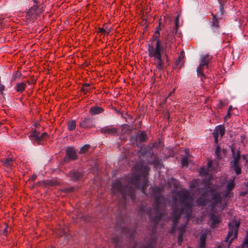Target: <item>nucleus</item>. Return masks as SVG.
Segmentation results:
<instances>
[{"label":"nucleus","mask_w":248,"mask_h":248,"mask_svg":"<svg viewBox=\"0 0 248 248\" xmlns=\"http://www.w3.org/2000/svg\"><path fill=\"white\" fill-rule=\"evenodd\" d=\"M141 171L131 176L125 178H122L115 181L112 185V193L114 199H118V210L116 214V227L121 229L122 232L132 238L135 233L134 230H130L124 226L125 216L123 211L125 209L127 202L126 196H129L132 201L136 198L135 188H141L144 192V188L147 186L146 176L148 169L146 167L140 166Z\"/></svg>","instance_id":"nucleus-1"},{"label":"nucleus","mask_w":248,"mask_h":248,"mask_svg":"<svg viewBox=\"0 0 248 248\" xmlns=\"http://www.w3.org/2000/svg\"><path fill=\"white\" fill-rule=\"evenodd\" d=\"M162 188L158 186L151 187L149 194L154 198V208L148 207L143 205L139 207V214L141 218L144 217L145 215L148 216L150 221L156 225L160 221L163 216L161 210V204L164 200L162 194Z\"/></svg>","instance_id":"nucleus-2"},{"label":"nucleus","mask_w":248,"mask_h":248,"mask_svg":"<svg viewBox=\"0 0 248 248\" xmlns=\"http://www.w3.org/2000/svg\"><path fill=\"white\" fill-rule=\"evenodd\" d=\"M160 25L158 26L152 38L150 40V43L148 45V54L150 58H153L155 61V66L157 69L163 70L165 68V63L161 55V52L164 51V46L159 37Z\"/></svg>","instance_id":"nucleus-3"},{"label":"nucleus","mask_w":248,"mask_h":248,"mask_svg":"<svg viewBox=\"0 0 248 248\" xmlns=\"http://www.w3.org/2000/svg\"><path fill=\"white\" fill-rule=\"evenodd\" d=\"M179 199L181 203V207L185 211L186 217L187 221L192 217V206L188 201V195L186 193L179 195Z\"/></svg>","instance_id":"nucleus-4"},{"label":"nucleus","mask_w":248,"mask_h":248,"mask_svg":"<svg viewBox=\"0 0 248 248\" xmlns=\"http://www.w3.org/2000/svg\"><path fill=\"white\" fill-rule=\"evenodd\" d=\"M212 58V56L208 54L202 56V57L200 64L196 70L197 76L198 77H200L201 80L205 78V76L203 73L204 67L205 66H208V63Z\"/></svg>","instance_id":"nucleus-5"},{"label":"nucleus","mask_w":248,"mask_h":248,"mask_svg":"<svg viewBox=\"0 0 248 248\" xmlns=\"http://www.w3.org/2000/svg\"><path fill=\"white\" fill-rule=\"evenodd\" d=\"M239 226V222L232 221L229 223V231L226 238V241H228L229 244L231 243L232 240L237 237Z\"/></svg>","instance_id":"nucleus-6"},{"label":"nucleus","mask_w":248,"mask_h":248,"mask_svg":"<svg viewBox=\"0 0 248 248\" xmlns=\"http://www.w3.org/2000/svg\"><path fill=\"white\" fill-rule=\"evenodd\" d=\"M48 135L46 132H43L40 134V132L37 129L32 131L29 136L30 139L33 142H36L37 144H42L43 140L47 137Z\"/></svg>","instance_id":"nucleus-7"},{"label":"nucleus","mask_w":248,"mask_h":248,"mask_svg":"<svg viewBox=\"0 0 248 248\" xmlns=\"http://www.w3.org/2000/svg\"><path fill=\"white\" fill-rule=\"evenodd\" d=\"M77 158L78 155L75 149L72 147H68L66 150V155L63 158L62 161L64 163H66L71 160H75Z\"/></svg>","instance_id":"nucleus-8"},{"label":"nucleus","mask_w":248,"mask_h":248,"mask_svg":"<svg viewBox=\"0 0 248 248\" xmlns=\"http://www.w3.org/2000/svg\"><path fill=\"white\" fill-rule=\"evenodd\" d=\"M79 126L82 128L92 127L93 126V121L89 116H87L85 118H81Z\"/></svg>","instance_id":"nucleus-9"},{"label":"nucleus","mask_w":248,"mask_h":248,"mask_svg":"<svg viewBox=\"0 0 248 248\" xmlns=\"http://www.w3.org/2000/svg\"><path fill=\"white\" fill-rule=\"evenodd\" d=\"M33 6L31 7L30 10L26 13V16L28 18L31 17L36 18L38 15V6L37 5V1L35 0H33Z\"/></svg>","instance_id":"nucleus-10"},{"label":"nucleus","mask_w":248,"mask_h":248,"mask_svg":"<svg viewBox=\"0 0 248 248\" xmlns=\"http://www.w3.org/2000/svg\"><path fill=\"white\" fill-rule=\"evenodd\" d=\"M211 198L214 201L212 203L213 207H216L218 204L221 203L223 199L219 192L214 190H211Z\"/></svg>","instance_id":"nucleus-11"},{"label":"nucleus","mask_w":248,"mask_h":248,"mask_svg":"<svg viewBox=\"0 0 248 248\" xmlns=\"http://www.w3.org/2000/svg\"><path fill=\"white\" fill-rule=\"evenodd\" d=\"M83 172L78 170H72L68 172V176L74 181L81 180L83 176Z\"/></svg>","instance_id":"nucleus-12"},{"label":"nucleus","mask_w":248,"mask_h":248,"mask_svg":"<svg viewBox=\"0 0 248 248\" xmlns=\"http://www.w3.org/2000/svg\"><path fill=\"white\" fill-rule=\"evenodd\" d=\"M175 42V37L172 35H167L165 38V42L162 44L164 46V50L167 49L169 51L172 48L173 45Z\"/></svg>","instance_id":"nucleus-13"},{"label":"nucleus","mask_w":248,"mask_h":248,"mask_svg":"<svg viewBox=\"0 0 248 248\" xmlns=\"http://www.w3.org/2000/svg\"><path fill=\"white\" fill-rule=\"evenodd\" d=\"M212 16H213V17L212 21L210 22L211 27L212 31L214 32H215L219 27V21L222 19V17L221 16H219L218 15H214L213 14H212Z\"/></svg>","instance_id":"nucleus-14"},{"label":"nucleus","mask_w":248,"mask_h":248,"mask_svg":"<svg viewBox=\"0 0 248 248\" xmlns=\"http://www.w3.org/2000/svg\"><path fill=\"white\" fill-rule=\"evenodd\" d=\"M102 134L114 135L118 133V129L115 127L111 128L109 126H104L100 129Z\"/></svg>","instance_id":"nucleus-15"},{"label":"nucleus","mask_w":248,"mask_h":248,"mask_svg":"<svg viewBox=\"0 0 248 248\" xmlns=\"http://www.w3.org/2000/svg\"><path fill=\"white\" fill-rule=\"evenodd\" d=\"M185 213V211L183 210L182 207L179 208V207L175 205L174 207L172 217L173 219H176V220H179L181 215L183 213Z\"/></svg>","instance_id":"nucleus-16"},{"label":"nucleus","mask_w":248,"mask_h":248,"mask_svg":"<svg viewBox=\"0 0 248 248\" xmlns=\"http://www.w3.org/2000/svg\"><path fill=\"white\" fill-rule=\"evenodd\" d=\"M231 151L232 153L233 160H232L230 162V164L240 163L239 161L241 158L240 151L239 150H237L236 154H235V152L233 148L231 149Z\"/></svg>","instance_id":"nucleus-17"},{"label":"nucleus","mask_w":248,"mask_h":248,"mask_svg":"<svg viewBox=\"0 0 248 248\" xmlns=\"http://www.w3.org/2000/svg\"><path fill=\"white\" fill-rule=\"evenodd\" d=\"M209 218L210 221L211 222V227L212 228L216 227L217 225H218L220 221L218 216L214 214H211L210 215Z\"/></svg>","instance_id":"nucleus-18"},{"label":"nucleus","mask_w":248,"mask_h":248,"mask_svg":"<svg viewBox=\"0 0 248 248\" xmlns=\"http://www.w3.org/2000/svg\"><path fill=\"white\" fill-rule=\"evenodd\" d=\"M225 134V127L223 125H219L216 127L214 132H213V135L216 136H220L222 138Z\"/></svg>","instance_id":"nucleus-19"},{"label":"nucleus","mask_w":248,"mask_h":248,"mask_svg":"<svg viewBox=\"0 0 248 248\" xmlns=\"http://www.w3.org/2000/svg\"><path fill=\"white\" fill-rule=\"evenodd\" d=\"M147 138V136L146 133L144 131H142L140 135L138 136L136 135L135 136H132L131 138V140H133L134 141H137L139 140L140 142H144L146 139Z\"/></svg>","instance_id":"nucleus-20"},{"label":"nucleus","mask_w":248,"mask_h":248,"mask_svg":"<svg viewBox=\"0 0 248 248\" xmlns=\"http://www.w3.org/2000/svg\"><path fill=\"white\" fill-rule=\"evenodd\" d=\"M104 110V108L102 107L95 106H93L90 108L89 113L93 115H97L102 113Z\"/></svg>","instance_id":"nucleus-21"},{"label":"nucleus","mask_w":248,"mask_h":248,"mask_svg":"<svg viewBox=\"0 0 248 248\" xmlns=\"http://www.w3.org/2000/svg\"><path fill=\"white\" fill-rule=\"evenodd\" d=\"M231 168H232L235 172L236 175H238L241 173V168L240 163L230 164Z\"/></svg>","instance_id":"nucleus-22"},{"label":"nucleus","mask_w":248,"mask_h":248,"mask_svg":"<svg viewBox=\"0 0 248 248\" xmlns=\"http://www.w3.org/2000/svg\"><path fill=\"white\" fill-rule=\"evenodd\" d=\"M188 151L187 149L185 150V152L186 154V156H185L184 157H182L181 159V164H182V166L183 167H185V166L187 167L188 165V156L189 155H187V152Z\"/></svg>","instance_id":"nucleus-23"},{"label":"nucleus","mask_w":248,"mask_h":248,"mask_svg":"<svg viewBox=\"0 0 248 248\" xmlns=\"http://www.w3.org/2000/svg\"><path fill=\"white\" fill-rule=\"evenodd\" d=\"M200 239L199 248H205L206 236L204 234H202L201 235Z\"/></svg>","instance_id":"nucleus-24"},{"label":"nucleus","mask_w":248,"mask_h":248,"mask_svg":"<svg viewBox=\"0 0 248 248\" xmlns=\"http://www.w3.org/2000/svg\"><path fill=\"white\" fill-rule=\"evenodd\" d=\"M26 86L25 83L23 82L19 83L16 85V90L18 92H22L25 90Z\"/></svg>","instance_id":"nucleus-25"},{"label":"nucleus","mask_w":248,"mask_h":248,"mask_svg":"<svg viewBox=\"0 0 248 248\" xmlns=\"http://www.w3.org/2000/svg\"><path fill=\"white\" fill-rule=\"evenodd\" d=\"M76 127V120H73L69 121L68 123V128L70 131L74 130Z\"/></svg>","instance_id":"nucleus-26"},{"label":"nucleus","mask_w":248,"mask_h":248,"mask_svg":"<svg viewBox=\"0 0 248 248\" xmlns=\"http://www.w3.org/2000/svg\"><path fill=\"white\" fill-rule=\"evenodd\" d=\"M90 86V84L89 83H84L82 85V87L80 91H82L84 94H86L87 93H88L89 90V87Z\"/></svg>","instance_id":"nucleus-27"},{"label":"nucleus","mask_w":248,"mask_h":248,"mask_svg":"<svg viewBox=\"0 0 248 248\" xmlns=\"http://www.w3.org/2000/svg\"><path fill=\"white\" fill-rule=\"evenodd\" d=\"M235 186L233 180L229 182L226 186V189L228 191H231L233 189Z\"/></svg>","instance_id":"nucleus-28"},{"label":"nucleus","mask_w":248,"mask_h":248,"mask_svg":"<svg viewBox=\"0 0 248 248\" xmlns=\"http://www.w3.org/2000/svg\"><path fill=\"white\" fill-rule=\"evenodd\" d=\"M13 159L12 157H9L5 159L3 164L8 167H11Z\"/></svg>","instance_id":"nucleus-29"},{"label":"nucleus","mask_w":248,"mask_h":248,"mask_svg":"<svg viewBox=\"0 0 248 248\" xmlns=\"http://www.w3.org/2000/svg\"><path fill=\"white\" fill-rule=\"evenodd\" d=\"M178 220H176V219H173L171 230L172 233H174L176 231Z\"/></svg>","instance_id":"nucleus-30"},{"label":"nucleus","mask_w":248,"mask_h":248,"mask_svg":"<svg viewBox=\"0 0 248 248\" xmlns=\"http://www.w3.org/2000/svg\"><path fill=\"white\" fill-rule=\"evenodd\" d=\"M225 1V0H218V3L220 4L219 6V11L220 14L218 15L219 16H221V17L223 15L224 11H223V2Z\"/></svg>","instance_id":"nucleus-31"},{"label":"nucleus","mask_w":248,"mask_h":248,"mask_svg":"<svg viewBox=\"0 0 248 248\" xmlns=\"http://www.w3.org/2000/svg\"><path fill=\"white\" fill-rule=\"evenodd\" d=\"M90 145L89 144H86L82 147H81L79 153L80 154H84L86 153L90 148Z\"/></svg>","instance_id":"nucleus-32"},{"label":"nucleus","mask_w":248,"mask_h":248,"mask_svg":"<svg viewBox=\"0 0 248 248\" xmlns=\"http://www.w3.org/2000/svg\"><path fill=\"white\" fill-rule=\"evenodd\" d=\"M186 224H181L180 226L178 227V229L179 231V234L184 235V233L186 232Z\"/></svg>","instance_id":"nucleus-33"},{"label":"nucleus","mask_w":248,"mask_h":248,"mask_svg":"<svg viewBox=\"0 0 248 248\" xmlns=\"http://www.w3.org/2000/svg\"><path fill=\"white\" fill-rule=\"evenodd\" d=\"M184 62L180 61V60H177L175 62V66L176 68H178L179 69H181L182 67L183 66Z\"/></svg>","instance_id":"nucleus-34"},{"label":"nucleus","mask_w":248,"mask_h":248,"mask_svg":"<svg viewBox=\"0 0 248 248\" xmlns=\"http://www.w3.org/2000/svg\"><path fill=\"white\" fill-rule=\"evenodd\" d=\"M42 183H43V184L44 185H45L46 186H55L56 185V182L52 181H43Z\"/></svg>","instance_id":"nucleus-35"},{"label":"nucleus","mask_w":248,"mask_h":248,"mask_svg":"<svg viewBox=\"0 0 248 248\" xmlns=\"http://www.w3.org/2000/svg\"><path fill=\"white\" fill-rule=\"evenodd\" d=\"M227 104V103L226 101H220L217 104V107L218 108H221L222 107H224Z\"/></svg>","instance_id":"nucleus-36"},{"label":"nucleus","mask_w":248,"mask_h":248,"mask_svg":"<svg viewBox=\"0 0 248 248\" xmlns=\"http://www.w3.org/2000/svg\"><path fill=\"white\" fill-rule=\"evenodd\" d=\"M241 248H248V234L246 235Z\"/></svg>","instance_id":"nucleus-37"},{"label":"nucleus","mask_w":248,"mask_h":248,"mask_svg":"<svg viewBox=\"0 0 248 248\" xmlns=\"http://www.w3.org/2000/svg\"><path fill=\"white\" fill-rule=\"evenodd\" d=\"M141 248H154V243L152 240H150L147 246H143Z\"/></svg>","instance_id":"nucleus-38"},{"label":"nucleus","mask_w":248,"mask_h":248,"mask_svg":"<svg viewBox=\"0 0 248 248\" xmlns=\"http://www.w3.org/2000/svg\"><path fill=\"white\" fill-rule=\"evenodd\" d=\"M74 189H75V188L73 186H71L70 187L64 188L63 189V191L64 192L69 193V192H73L74 191Z\"/></svg>","instance_id":"nucleus-39"},{"label":"nucleus","mask_w":248,"mask_h":248,"mask_svg":"<svg viewBox=\"0 0 248 248\" xmlns=\"http://www.w3.org/2000/svg\"><path fill=\"white\" fill-rule=\"evenodd\" d=\"M146 167L147 168V169H148V171H149V168L148 169V167ZM147 174H148V171H147ZM147 175H148V174H147V175H146V179H147V186H146L145 187V188H144V192H143L142 191H141V192H142V193H144V194H146V195H148V194H146V191H145V190H146V187L148 186V179H147ZM137 188L140 189H141V190H142L141 188L140 187H136V188H135V190L136 189H137Z\"/></svg>","instance_id":"nucleus-40"},{"label":"nucleus","mask_w":248,"mask_h":248,"mask_svg":"<svg viewBox=\"0 0 248 248\" xmlns=\"http://www.w3.org/2000/svg\"><path fill=\"white\" fill-rule=\"evenodd\" d=\"M183 235H182L181 234H179L178 236V245H180L182 243V242L183 241Z\"/></svg>","instance_id":"nucleus-41"},{"label":"nucleus","mask_w":248,"mask_h":248,"mask_svg":"<svg viewBox=\"0 0 248 248\" xmlns=\"http://www.w3.org/2000/svg\"><path fill=\"white\" fill-rule=\"evenodd\" d=\"M178 21H179V17L177 16V17L176 18L175 20V27L174 30L175 31V32L176 33L177 30L178 29Z\"/></svg>","instance_id":"nucleus-42"},{"label":"nucleus","mask_w":248,"mask_h":248,"mask_svg":"<svg viewBox=\"0 0 248 248\" xmlns=\"http://www.w3.org/2000/svg\"><path fill=\"white\" fill-rule=\"evenodd\" d=\"M113 241L115 245L117 246L119 244V240L118 238H113Z\"/></svg>","instance_id":"nucleus-43"},{"label":"nucleus","mask_w":248,"mask_h":248,"mask_svg":"<svg viewBox=\"0 0 248 248\" xmlns=\"http://www.w3.org/2000/svg\"><path fill=\"white\" fill-rule=\"evenodd\" d=\"M21 75V73H19L17 71L16 73L15 74V78H18V77H20Z\"/></svg>","instance_id":"nucleus-44"},{"label":"nucleus","mask_w":248,"mask_h":248,"mask_svg":"<svg viewBox=\"0 0 248 248\" xmlns=\"http://www.w3.org/2000/svg\"><path fill=\"white\" fill-rule=\"evenodd\" d=\"M98 32H105L106 31L103 28H99L98 29Z\"/></svg>","instance_id":"nucleus-45"},{"label":"nucleus","mask_w":248,"mask_h":248,"mask_svg":"<svg viewBox=\"0 0 248 248\" xmlns=\"http://www.w3.org/2000/svg\"><path fill=\"white\" fill-rule=\"evenodd\" d=\"M215 138V142L217 143L218 142V136H216V135H213Z\"/></svg>","instance_id":"nucleus-46"},{"label":"nucleus","mask_w":248,"mask_h":248,"mask_svg":"<svg viewBox=\"0 0 248 248\" xmlns=\"http://www.w3.org/2000/svg\"><path fill=\"white\" fill-rule=\"evenodd\" d=\"M163 58H165L166 60V62H168V55L166 53H165V56L163 57Z\"/></svg>","instance_id":"nucleus-47"},{"label":"nucleus","mask_w":248,"mask_h":248,"mask_svg":"<svg viewBox=\"0 0 248 248\" xmlns=\"http://www.w3.org/2000/svg\"><path fill=\"white\" fill-rule=\"evenodd\" d=\"M219 150H220V148H219V147H218L217 148L216 150V154L217 155V154H218V152H219Z\"/></svg>","instance_id":"nucleus-48"},{"label":"nucleus","mask_w":248,"mask_h":248,"mask_svg":"<svg viewBox=\"0 0 248 248\" xmlns=\"http://www.w3.org/2000/svg\"><path fill=\"white\" fill-rule=\"evenodd\" d=\"M207 166H208V168H210L212 166V162L211 161L208 162V164H207Z\"/></svg>","instance_id":"nucleus-49"},{"label":"nucleus","mask_w":248,"mask_h":248,"mask_svg":"<svg viewBox=\"0 0 248 248\" xmlns=\"http://www.w3.org/2000/svg\"><path fill=\"white\" fill-rule=\"evenodd\" d=\"M159 161L158 160H155V165L158 166L159 165Z\"/></svg>","instance_id":"nucleus-50"},{"label":"nucleus","mask_w":248,"mask_h":248,"mask_svg":"<svg viewBox=\"0 0 248 248\" xmlns=\"http://www.w3.org/2000/svg\"><path fill=\"white\" fill-rule=\"evenodd\" d=\"M7 232V228H5V229L3 230V234H6Z\"/></svg>","instance_id":"nucleus-51"},{"label":"nucleus","mask_w":248,"mask_h":248,"mask_svg":"<svg viewBox=\"0 0 248 248\" xmlns=\"http://www.w3.org/2000/svg\"><path fill=\"white\" fill-rule=\"evenodd\" d=\"M183 57H184L183 56L181 55L179 57V58L177 60H180V61H183Z\"/></svg>","instance_id":"nucleus-52"},{"label":"nucleus","mask_w":248,"mask_h":248,"mask_svg":"<svg viewBox=\"0 0 248 248\" xmlns=\"http://www.w3.org/2000/svg\"><path fill=\"white\" fill-rule=\"evenodd\" d=\"M232 106H230L229 107L228 111L230 112V111H231L232 110Z\"/></svg>","instance_id":"nucleus-53"},{"label":"nucleus","mask_w":248,"mask_h":248,"mask_svg":"<svg viewBox=\"0 0 248 248\" xmlns=\"http://www.w3.org/2000/svg\"><path fill=\"white\" fill-rule=\"evenodd\" d=\"M204 171V167L201 168V173H203Z\"/></svg>","instance_id":"nucleus-54"},{"label":"nucleus","mask_w":248,"mask_h":248,"mask_svg":"<svg viewBox=\"0 0 248 248\" xmlns=\"http://www.w3.org/2000/svg\"><path fill=\"white\" fill-rule=\"evenodd\" d=\"M230 115H231L230 112L228 111L227 115V116H226V118L227 117H229L230 116Z\"/></svg>","instance_id":"nucleus-55"},{"label":"nucleus","mask_w":248,"mask_h":248,"mask_svg":"<svg viewBox=\"0 0 248 248\" xmlns=\"http://www.w3.org/2000/svg\"><path fill=\"white\" fill-rule=\"evenodd\" d=\"M174 90H173L172 92H171V93L169 94V95L168 97L171 96V95H172V93H174Z\"/></svg>","instance_id":"nucleus-56"},{"label":"nucleus","mask_w":248,"mask_h":248,"mask_svg":"<svg viewBox=\"0 0 248 248\" xmlns=\"http://www.w3.org/2000/svg\"><path fill=\"white\" fill-rule=\"evenodd\" d=\"M36 176H32V180H35V178H36Z\"/></svg>","instance_id":"nucleus-57"},{"label":"nucleus","mask_w":248,"mask_h":248,"mask_svg":"<svg viewBox=\"0 0 248 248\" xmlns=\"http://www.w3.org/2000/svg\"><path fill=\"white\" fill-rule=\"evenodd\" d=\"M242 157L243 159H246V156H245V155H242Z\"/></svg>","instance_id":"nucleus-58"},{"label":"nucleus","mask_w":248,"mask_h":248,"mask_svg":"<svg viewBox=\"0 0 248 248\" xmlns=\"http://www.w3.org/2000/svg\"><path fill=\"white\" fill-rule=\"evenodd\" d=\"M202 205H205L204 201H203V203H202Z\"/></svg>","instance_id":"nucleus-59"}]
</instances>
